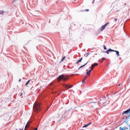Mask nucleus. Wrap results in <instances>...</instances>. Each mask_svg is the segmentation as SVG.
<instances>
[{
    "instance_id": "cd10ccee",
    "label": "nucleus",
    "mask_w": 130,
    "mask_h": 130,
    "mask_svg": "<svg viewBox=\"0 0 130 130\" xmlns=\"http://www.w3.org/2000/svg\"><path fill=\"white\" fill-rule=\"evenodd\" d=\"M16 130H18V129H16ZM20 130H23V129H20Z\"/></svg>"
},
{
    "instance_id": "a878e982",
    "label": "nucleus",
    "mask_w": 130,
    "mask_h": 130,
    "mask_svg": "<svg viewBox=\"0 0 130 130\" xmlns=\"http://www.w3.org/2000/svg\"><path fill=\"white\" fill-rule=\"evenodd\" d=\"M22 95H23V93H22L20 95V96H22Z\"/></svg>"
},
{
    "instance_id": "412c9836",
    "label": "nucleus",
    "mask_w": 130,
    "mask_h": 130,
    "mask_svg": "<svg viewBox=\"0 0 130 130\" xmlns=\"http://www.w3.org/2000/svg\"><path fill=\"white\" fill-rule=\"evenodd\" d=\"M85 12H89V9H86L85 10H84Z\"/></svg>"
},
{
    "instance_id": "c756f323",
    "label": "nucleus",
    "mask_w": 130,
    "mask_h": 130,
    "mask_svg": "<svg viewBox=\"0 0 130 130\" xmlns=\"http://www.w3.org/2000/svg\"><path fill=\"white\" fill-rule=\"evenodd\" d=\"M120 84H119V85H118V86H120Z\"/></svg>"
},
{
    "instance_id": "dca6fc26",
    "label": "nucleus",
    "mask_w": 130,
    "mask_h": 130,
    "mask_svg": "<svg viewBox=\"0 0 130 130\" xmlns=\"http://www.w3.org/2000/svg\"><path fill=\"white\" fill-rule=\"evenodd\" d=\"M4 11H0V15H4Z\"/></svg>"
},
{
    "instance_id": "b1692460",
    "label": "nucleus",
    "mask_w": 130,
    "mask_h": 130,
    "mask_svg": "<svg viewBox=\"0 0 130 130\" xmlns=\"http://www.w3.org/2000/svg\"><path fill=\"white\" fill-rule=\"evenodd\" d=\"M84 83H85V80L82 81V84H84Z\"/></svg>"
},
{
    "instance_id": "4468645a",
    "label": "nucleus",
    "mask_w": 130,
    "mask_h": 130,
    "mask_svg": "<svg viewBox=\"0 0 130 130\" xmlns=\"http://www.w3.org/2000/svg\"><path fill=\"white\" fill-rule=\"evenodd\" d=\"M29 124H30V123H29V121H28V122H27L26 125H25V128L29 127Z\"/></svg>"
},
{
    "instance_id": "6ab92c4d",
    "label": "nucleus",
    "mask_w": 130,
    "mask_h": 130,
    "mask_svg": "<svg viewBox=\"0 0 130 130\" xmlns=\"http://www.w3.org/2000/svg\"><path fill=\"white\" fill-rule=\"evenodd\" d=\"M103 47H104V49L105 50L107 49V48H106V46H105V45H104Z\"/></svg>"
},
{
    "instance_id": "4be33fe9",
    "label": "nucleus",
    "mask_w": 130,
    "mask_h": 130,
    "mask_svg": "<svg viewBox=\"0 0 130 130\" xmlns=\"http://www.w3.org/2000/svg\"><path fill=\"white\" fill-rule=\"evenodd\" d=\"M114 21H115V22H116V21H117V19L115 18V19H114Z\"/></svg>"
},
{
    "instance_id": "9b49d317",
    "label": "nucleus",
    "mask_w": 130,
    "mask_h": 130,
    "mask_svg": "<svg viewBox=\"0 0 130 130\" xmlns=\"http://www.w3.org/2000/svg\"><path fill=\"white\" fill-rule=\"evenodd\" d=\"M83 59V57H81L80 59L78 60L77 62L76 63L77 64H79V63L81 62L82 61V60Z\"/></svg>"
},
{
    "instance_id": "7ed1b4c3",
    "label": "nucleus",
    "mask_w": 130,
    "mask_h": 130,
    "mask_svg": "<svg viewBox=\"0 0 130 130\" xmlns=\"http://www.w3.org/2000/svg\"><path fill=\"white\" fill-rule=\"evenodd\" d=\"M108 24H109V22L106 23L105 25L102 26V27H101V29H100V31H103V30H104V29H105V28H106V26H107V25H108Z\"/></svg>"
},
{
    "instance_id": "6e6552de",
    "label": "nucleus",
    "mask_w": 130,
    "mask_h": 130,
    "mask_svg": "<svg viewBox=\"0 0 130 130\" xmlns=\"http://www.w3.org/2000/svg\"><path fill=\"white\" fill-rule=\"evenodd\" d=\"M120 130H130V125H129V128L128 129V128L127 127H124V128L120 127Z\"/></svg>"
},
{
    "instance_id": "7c9ffc66",
    "label": "nucleus",
    "mask_w": 130,
    "mask_h": 130,
    "mask_svg": "<svg viewBox=\"0 0 130 130\" xmlns=\"http://www.w3.org/2000/svg\"><path fill=\"white\" fill-rule=\"evenodd\" d=\"M47 110H48V108L47 109Z\"/></svg>"
},
{
    "instance_id": "39448f33",
    "label": "nucleus",
    "mask_w": 130,
    "mask_h": 130,
    "mask_svg": "<svg viewBox=\"0 0 130 130\" xmlns=\"http://www.w3.org/2000/svg\"><path fill=\"white\" fill-rule=\"evenodd\" d=\"M64 87L67 89H70L73 87V85H71L70 84H64Z\"/></svg>"
},
{
    "instance_id": "f3484780",
    "label": "nucleus",
    "mask_w": 130,
    "mask_h": 130,
    "mask_svg": "<svg viewBox=\"0 0 130 130\" xmlns=\"http://www.w3.org/2000/svg\"><path fill=\"white\" fill-rule=\"evenodd\" d=\"M64 59H66V56H64V57L62 58V59L61 60V61H63V60H64Z\"/></svg>"
},
{
    "instance_id": "f8f14e48",
    "label": "nucleus",
    "mask_w": 130,
    "mask_h": 130,
    "mask_svg": "<svg viewBox=\"0 0 130 130\" xmlns=\"http://www.w3.org/2000/svg\"><path fill=\"white\" fill-rule=\"evenodd\" d=\"M88 62H89V61H87L85 64L81 66L79 68H78V70H80V69H81V68H83V67H85V66H86V64H87V63H88Z\"/></svg>"
},
{
    "instance_id": "423d86ee",
    "label": "nucleus",
    "mask_w": 130,
    "mask_h": 130,
    "mask_svg": "<svg viewBox=\"0 0 130 130\" xmlns=\"http://www.w3.org/2000/svg\"><path fill=\"white\" fill-rule=\"evenodd\" d=\"M128 113H130V108L128 110L124 111L123 114H128Z\"/></svg>"
},
{
    "instance_id": "f257e3e1",
    "label": "nucleus",
    "mask_w": 130,
    "mask_h": 130,
    "mask_svg": "<svg viewBox=\"0 0 130 130\" xmlns=\"http://www.w3.org/2000/svg\"><path fill=\"white\" fill-rule=\"evenodd\" d=\"M34 110L37 113H38L41 110V107H40V103L36 102L34 105Z\"/></svg>"
},
{
    "instance_id": "9d476101",
    "label": "nucleus",
    "mask_w": 130,
    "mask_h": 130,
    "mask_svg": "<svg viewBox=\"0 0 130 130\" xmlns=\"http://www.w3.org/2000/svg\"><path fill=\"white\" fill-rule=\"evenodd\" d=\"M114 52H116V55L117 56H119V52L118 51L114 50L113 51Z\"/></svg>"
},
{
    "instance_id": "c85d7f7f",
    "label": "nucleus",
    "mask_w": 130,
    "mask_h": 130,
    "mask_svg": "<svg viewBox=\"0 0 130 130\" xmlns=\"http://www.w3.org/2000/svg\"><path fill=\"white\" fill-rule=\"evenodd\" d=\"M87 77H85V79H86Z\"/></svg>"
},
{
    "instance_id": "aec40b11",
    "label": "nucleus",
    "mask_w": 130,
    "mask_h": 130,
    "mask_svg": "<svg viewBox=\"0 0 130 130\" xmlns=\"http://www.w3.org/2000/svg\"><path fill=\"white\" fill-rule=\"evenodd\" d=\"M88 55H90V53H87V55L86 56V57H87Z\"/></svg>"
},
{
    "instance_id": "20e7f679",
    "label": "nucleus",
    "mask_w": 130,
    "mask_h": 130,
    "mask_svg": "<svg viewBox=\"0 0 130 130\" xmlns=\"http://www.w3.org/2000/svg\"><path fill=\"white\" fill-rule=\"evenodd\" d=\"M25 86H26V87H32V84H31V83H30V80H28V81L26 82V84H25Z\"/></svg>"
},
{
    "instance_id": "bb28decb",
    "label": "nucleus",
    "mask_w": 130,
    "mask_h": 130,
    "mask_svg": "<svg viewBox=\"0 0 130 130\" xmlns=\"http://www.w3.org/2000/svg\"><path fill=\"white\" fill-rule=\"evenodd\" d=\"M19 82H21V79L19 80Z\"/></svg>"
},
{
    "instance_id": "2eb2a0df",
    "label": "nucleus",
    "mask_w": 130,
    "mask_h": 130,
    "mask_svg": "<svg viewBox=\"0 0 130 130\" xmlns=\"http://www.w3.org/2000/svg\"><path fill=\"white\" fill-rule=\"evenodd\" d=\"M92 123L90 122L87 125H85L83 126V127H87V126H88V125H89V124H91Z\"/></svg>"
},
{
    "instance_id": "1a4fd4ad",
    "label": "nucleus",
    "mask_w": 130,
    "mask_h": 130,
    "mask_svg": "<svg viewBox=\"0 0 130 130\" xmlns=\"http://www.w3.org/2000/svg\"><path fill=\"white\" fill-rule=\"evenodd\" d=\"M86 75H87V76H90L91 75V72H92V71H91L90 70L89 71H88V70H86Z\"/></svg>"
},
{
    "instance_id": "393cba45",
    "label": "nucleus",
    "mask_w": 130,
    "mask_h": 130,
    "mask_svg": "<svg viewBox=\"0 0 130 130\" xmlns=\"http://www.w3.org/2000/svg\"><path fill=\"white\" fill-rule=\"evenodd\" d=\"M103 60H105L106 59V58H103Z\"/></svg>"
},
{
    "instance_id": "0eeeda50",
    "label": "nucleus",
    "mask_w": 130,
    "mask_h": 130,
    "mask_svg": "<svg viewBox=\"0 0 130 130\" xmlns=\"http://www.w3.org/2000/svg\"><path fill=\"white\" fill-rule=\"evenodd\" d=\"M110 51H113V50L110 48L108 50L106 51L105 52L106 53H107V54H109V52Z\"/></svg>"
},
{
    "instance_id": "a211bd4d",
    "label": "nucleus",
    "mask_w": 130,
    "mask_h": 130,
    "mask_svg": "<svg viewBox=\"0 0 130 130\" xmlns=\"http://www.w3.org/2000/svg\"><path fill=\"white\" fill-rule=\"evenodd\" d=\"M93 69H94V66H93V65H91V68L90 71H93Z\"/></svg>"
},
{
    "instance_id": "ddd939ff",
    "label": "nucleus",
    "mask_w": 130,
    "mask_h": 130,
    "mask_svg": "<svg viewBox=\"0 0 130 130\" xmlns=\"http://www.w3.org/2000/svg\"><path fill=\"white\" fill-rule=\"evenodd\" d=\"M92 66L94 68H95V67L98 66V63H94L92 64Z\"/></svg>"
},
{
    "instance_id": "f03ea898",
    "label": "nucleus",
    "mask_w": 130,
    "mask_h": 130,
    "mask_svg": "<svg viewBox=\"0 0 130 130\" xmlns=\"http://www.w3.org/2000/svg\"><path fill=\"white\" fill-rule=\"evenodd\" d=\"M57 80L58 81H61V80L62 81H67V80H69V76L68 75H62L57 78Z\"/></svg>"
},
{
    "instance_id": "5701e85b",
    "label": "nucleus",
    "mask_w": 130,
    "mask_h": 130,
    "mask_svg": "<svg viewBox=\"0 0 130 130\" xmlns=\"http://www.w3.org/2000/svg\"><path fill=\"white\" fill-rule=\"evenodd\" d=\"M34 130H38V128H34Z\"/></svg>"
}]
</instances>
